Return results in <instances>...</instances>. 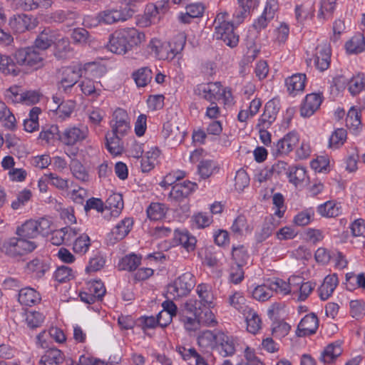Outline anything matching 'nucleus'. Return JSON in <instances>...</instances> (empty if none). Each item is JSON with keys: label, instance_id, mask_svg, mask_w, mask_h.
Returning <instances> with one entry per match:
<instances>
[{"label": "nucleus", "instance_id": "1", "mask_svg": "<svg viewBox=\"0 0 365 365\" xmlns=\"http://www.w3.org/2000/svg\"><path fill=\"white\" fill-rule=\"evenodd\" d=\"M144 41V33L134 28H125L116 30L110 34L107 46L112 53L123 55Z\"/></svg>", "mask_w": 365, "mask_h": 365}, {"label": "nucleus", "instance_id": "2", "mask_svg": "<svg viewBox=\"0 0 365 365\" xmlns=\"http://www.w3.org/2000/svg\"><path fill=\"white\" fill-rule=\"evenodd\" d=\"M185 43V34L179 33L169 42H162L157 38H153L149 42L148 47L158 59L171 61L181 53Z\"/></svg>", "mask_w": 365, "mask_h": 365}, {"label": "nucleus", "instance_id": "3", "mask_svg": "<svg viewBox=\"0 0 365 365\" xmlns=\"http://www.w3.org/2000/svg\"><path fill=\"white\" fill-rule=\"evenodd\" d=\"M214 36L222 41L230 48L236 47L239 43V36L235 32V27L227 12L219 13L215 19Z\"/></svg>", "mask_w": 365, "mask_h": 365}, {"label": "nucleus", "instance_id": "4", "mask_svg": "<svg viewBox=\"0 0 365 365\" xmlns=\"http://www.w3.org/2000/svg\"><path fill=\"white\" fill-rule=\"evenodd\" d=\"M52 221L46 217L29 219L16 229V234L21 237L34 239L47 236L51 232Z\"/></svg>", "mask_w": 365, "mask_h": 365}, {"label": "nucleus", "instance_id": "5", "mask_svg": "<svg viewBox=\"0 0 365 365\" xmlns=\"http://www.w3.org/2000/svg\"><path fill=\"white\" fill-rule=\"evenodd\" d=\"M14 57L17 65L19 66L33 69H38L43 66V53L34 47L20 48L14 53Z\"/></svg>", "mask_w": 365, "mask_h": 365}, {"label": "nucleus", "instance_id": "6", "mask_svg": "<svg viewBox=\"0 0 365 365\" xmlns=\"http://www.w3.org/2000/svg\"><path fill=\"white\" fill-rule=\"evenodd\" d=\"M36 247L34 242L25 237H11L3 245V251L10 257H18L34 251Z\"/></svg>", "mask_w": 365, "mask_h": 365}, {"label": "nucleus", "instance_id": "7", "mask_svg": "<svg viewBox=\"0 0 365 365\" xmlns=\"http://www.w3.org/2000/svg\"><path fill=\"white\" fill-rule=\"evenodd\" d=\"M194 276L191 272H185L168 287V297L173 299L186 296L195 286Z\"/></svg>", "mask_w": 365, "mask_h": 365}, {"label": "nucleus", "instance_id": "8", "mask_svg": "<svg viewBox=\"0 0 365 365\" xmlns=\"http://www.w3.org/2000/svg\"><path fill=\"white\" fill-rule=\"evenodd\" d=\"M88 129L84 125H73L64 129L59 135V140L68 146H73L87 138Z\"/></svg>", "mask_w": 365, "mask_h": 365}, {"label": "nucleus", "instance_id": "9", "mask_svg": "<svg viewBox=\"0 0 365 365\" xmlns=\"http://www.w3.org/2000/svg\"><path fill=\"white\" fill-rule=\"evenodd\" d=\"M106 293V288L100 280H93L87 282L86 287L81 292L79 297L81 301L87 304H93L100 300Z\"/></svg>", "mask_w": 365, "mask_h": 365}, {"label": "nucleus", "instance_id": "10", "mask_svg": "<svg viewBox=\"0 0 365 365\" xmlns=\"http://www.w3.org/2000/svg\"><path fill=\"white\" fill-rule=\"evenodd\" d=\"M197 187V184L189 180L178 182L173 185L168 200L172 203H178L187 197Z\"/></svg>", "mask_w": 365, "mask_h": 365}, {"label": "nucleus", "instance_id": "11", "mask_svg": "<svg viewBox=\"0 0 365 365\" xmlns=\"http://www.w3.org/2000/svg\"><path fill=\"white\" fill-rule=\"evenodd\" d=\"M112 133L125 135L130 130L129 118L126 111L122 108H117L113 114L110 122Z\"/></svg>", "mask_w": 365, "mask_h": 365}, {"label": "nucleus", "instance_id": "12", "mask_svg": "<svg viewBox=\"0 0 365 365\" xmlns=\"http://www.w3.org/2000/svg\"><path fill=\"white\" fill-rule=\"evenodd\" d=\"M279 110L278 100L272 99L269 101L265 104L263 113L258 119L257 126H261L262 128H269L275 121Z\"/></svg>", "mask_w": 365, "mask_h": 365}, {"label": "nucleus", "instance_id": "13", "mask_svg": "<svg viewBox=\"0 0 365 365\" xmlns=\"http://www.w3.org/2000/svg\"><path fill=\"white\" fill-rule=\"evenodd\" d=\"M82 76L80 65L62 68L61 70L60 86L65 91L73 87Z\"/></svg>", "mask_w": 365, "mask_h": 365}, {"label": "nucleus", "instance_id": "14", "mask_svg": "<svg viewBox=\"0 0 365 365\" xmlns=\"http://www.w3.org/2000/svg\"><path fill=\"white\" fill-rule=\"evenodd\" d=\"M132 16L130 11L125 9H106L98 14L97 20L100 24H112L126 21Z\"/></svg>", "mask_w": 365, "mask_h": 365}, {"label": "nucleus", "instance_id": "15", "mask_svg": "<svg viewBox=\"0 0 365 365\" xmlns=\"http://www.w3.org/2000/svg\"><path fill=\"white\" fill-rule=\"evenodd\" d=\"M220 91L221 83L216 81L199 85L195 90V93L201 98L212 103H216V101L220 100Z\"/></svg>", "mask_w": 365, "mask_h": 365}, {"label": "nucleus", "instance_id": "16", "mask_svg": "<svg viewBox=\"0 0 365 365\" xmlns=\"http://www.w3.org/2000/svg\"><path fill=\"white\" fill-rule=\"evenodd\" d=\"M323 98L320 93L307 94L300 107V115L303 118H309L320 107Z\"/></svg>", "mask_w": 365, "mask_h": 365}, {"label": "nucleus", "instance_id": "17", "mask_svg": "<svg viewBox=\"0 0 365 365\" xmlns=\"http://www.w3.org/2000/svg\"><path fill=\"white\" fill-rule=\"evenodd\" d=\"M133 225V220L130 217L120 220L108 235L109 243L115 244L125 238L131 230Z\"/></svg>", "mask_w": 365, "mask_h": 365}, {"label": "nucleus", "instance_id": "18", "mask_svg": "<svg viewBox=\"0 0 365 365\" xmlns=\"http://www.w3.org/2000/svg\"><path fill=\"white\" fill-rule=\"evenodd\" d=\"M331 58V48L327 43H322L317 46L316 52L312 61L316 68L324 71L329 67Z\"/></svg>", "mask_w": 365, "mask_h": 365}, {"label": "nucleus", "instance_id": "19", "mask_svg": "<svg viewBox=\"0 0 365 365\" xmlns=\"http://www.w3.org/2000/svg\"><path fill=\"white\" fill-rule=\"evenodd\" d=\"M37 21L31 16L21 14L10 19L9 26L18 33L34 29L37 26Z\"/></svg>", "mask_w": 365, "mask_h": 365}, {"label": "nucleus", "instance_id": "20", "mask_svg": "<svg viewBox=\"0 0 365 365\" xmlns=\"http://www.w3.org/2000/svg\"><path fill=\"white\" fill-rule=\"evenodd\" d=\"M319 327V319L314 313L307 314L298 324L297 334L305 336L314 334Z\"/></svg>", "mask_w": 365, "mask_h": 365}, {"label": "nucleus", "instance_id": "21", "mask_svg": "<svg viewBox=\"0 0 365 365\" xmlns=\"http://www.w3.org/2000/svg\"><path fill=\"white\" fill-rule=\"evenodd\" d=\"M300 279V277L296 276L289 277L288 282L277 278L274 281H271V289H273V292L286 295L294 291L295 289H297Z\"/></svg>", "mask_w": 365, "mask_h": 365}, {"label": "nucleus", "instance_id": "22", "mask_svg": "<svg viewBox=\"0 0 365 365\" xmlns=\"http://www.w3.org/2000/svg\"><path fill=\"white\" fill-rule=\"evenodd\" d=\"M299 141V135L294 131L289 132L278 140L276 145V150L280 155H287L294 150Z\"/></svg>", "mask_w": 365, "mask_h": 365}, {"label": "nucleus", "instance_id": "23", "mask_svg": "<svg viewBox=\"0 0 365 365\" xmlns=\"http://www.w3.org/2000/svg\"><path fill=\"white\" fill-rule=\"evenodd\" d=\"M216 344L220 354L223 357L232 356L235 352L233 339L224 333L217 334Z\"/></svg>", "mask_w": 365, "mask_h": 365}, {"label": "nucleus", "instance_id": "24", "mask_svg": "<svg viewBox=\"0 0 365 365\" xmlns=\"http://www.w3.org/2000/svg\"><path fill=\"white\" fill-rule=\"evenodd\" d=\"M41 297L40 294L34 288L24 287L19 290L18 295L19 302L28 307H32L41 302Z\"/></svg>", "mask_w": 365, "mask_h": 365}, {"label": "nucleus", "instance_id": "25", "mask_svg": "<svg viewBox=\"0 0 365 365\" xmlns=\"http://www.w3.org/2000/svg\"><path fill=\"white\" fill-rule=\"evenodd\" d=\"M339 283L338 277L336 274L327 276L322 284L318 289L319 296L321 299L327 300L333 294Z\"/></svg>", "mask_w": 365, "mask_h": 365}, {"label": "nucleus", "instance_id": "26", "mask_svg": "<svg viewBox=\"0 0 365 365\" xmlns=\"http://www.w3.org/2000/svg\"><path fill=\"white\" fill-rule=\"evenodd\" d=\"M63 352L56 348H49L41 356L40 365H61L64 361Z\"/></svg>", "mask_w": 365, "mask_h": 365}, {"label": "nucleus", "instance_id": "27", "mask_svg": "<svg viewBox=\"0 0 365 365\" xmlns=\"http://www.w3.org/2000/svg\"><path fill=\"white\" fill-rule=\"evenodd\" d=\"M196 292L200 298V303L202 306L213 307L215 297L210 285L203 283L200 284L197 286Z\"/></svg>", "mask_w": 365, "mask_h": 365}, {"label": "nucleus", "instance_id": "28", "mask_svg": "<svg viewBox=\"0 0 365 365\" xmlns=\"http://www.w3.org/2000/svg\"><path fill=\"white\" fill-rule=\"evenodd\" d=\"M306 76L302 73L292 75L286 79L285 83L287 91L292 95L302 91L305 86Z\"/></svg>", "mask_w": 365, "mask_h": 365}, {"label": "nucleus", "instance_id": "29", "mask_svg": "<svg viewBox=\"0 0 365 365\" xmlns=\"http://www.w3.org/2000/svg\"><path fill=\"white\" fill-rule=\"evenodd\" d=\"M337 0H321L317 19L321 23L331 18L336 6Z\"/></svg>", "mask_w": 365, "mask_h": 365}, {"label": "nucleus", "instance_id": "30", "mask_svg": "<svg viewBox=\"0 0 365 365\" xmlns=\"http://www.w3.org/2000/svg\"><path fill=\"white\" fill-rule=\"evenodd\" d=\"M160 153V150L157 148H152L149 151L146 152L145 156L142 158L140 161L142 172L148 173L155 168Z\"/></svg>", "mask_w": 365, "mask_h": 365}, {"label": "nucleus", "instance_id": "31", "mask_svg": "<svg viewBox=\"0 0 365 365\" xmlns=\"http://www.w3.org/2000/svg\"><path fill=\"white\" fill-rule=\"evenodd\" d=\"M49 266L39 259H34L26 264V271L34 278H41L48 270Z\"/></svg>", "mask_w": 365, "mask_h": 365}, {"label": "nucleus", "instance_id": "32", "mask_svg": "<svg viewBox=\"0 0 365 365\" xmlns=\"http://www.w3.org/2000/svg\"><path fill=\"white\" fill-rule=\"evenodd\" d=\"M123 136L114 133H108L106 136V148L113 155H120L123 151V145L121 141Z\"/></svg>", "mask_w": 365, "mask_h": 365}, {"label": "nucleus", "instance_id": "33", "mask_svg": "<svg viewBox=\"0 0 365 365\" xmlns=\"http://www.w3.org/2000/svg\"><path fill=\"white\" fill-rule=\"evenodd\" d=\"M229 304L241 312L243 315H246L249 309H250L246 303V299L241 292H235L228 297Z\"/></svg>", "mask_w": 365, "mask_h": 365}, {"label": "nucleus", "instance_id": "34", "mask_svg": "<svg viewBox=\"0 0 365 365\" xmlns=\"http://www.w3.org/2000/svg\"><path fill=\"white\" fill-rule=\"evenodd\" d=\"M175 239L179 242L188 252L195 249L197 240L195 236L192 235L188 231L182 230L176 232Z\"/></svg>", "mask_w": 365, "mask_h": 365}, {"label": "nucleus", "instance_id": "35", "mask_svg": "<svg viewBox=\"0 0 365 365\" xmlns=\"http://www.w3.org/2000/svg\"><path fill=\"white\" fill-rule=\"evenodd\" d=\"M56 40V36L55 33L49 29H45L36 38L35 46L37 48L46 50L51 46Z\"/></svg>", "mask_w": 365, "mask_h": 365}, {"label": "nucleus", "instance_id": "36", "mask_svg": "<svg viewBox=\"0 0 365 365\" xmlns=\"http://www.w3.org/2000/svg\"><path fill=\"white\" fill-rule=\"evenodd\" d=\"M41 110L38 107H34L29 112V117L24 120L25 131L32 133L38 129V115Z\"/></svg>", "mask_w": 365, "mask_h": 365}, {"label": "nucleus", "instance_id": "37", "mask_svg": "<svg viewBox=\"0 0 365 365\" xmlns=\"http://www.w3.org/2000/svg\"><path fill=\"white\" fill-rule=\"evenodd\" d=\"M245 317L246 318L247 331L254 334L257 333L262 326V321L257 313L250 308Z\"/></svg>", "mask_w": 365, "mask_h": 365}, {"label": "nucleus", "instance_id": "38", "mask_svg": "<svg viewBox=\"0 0 365 365\" xmlns=\"http://www.w3.org/2000/svg\"><path fill=\"white\" fill-rule=\"evenodd\" d=\"M198 303L197 302H195V304L192 303L187 304V306H191L195 307V313L194 317H182L181 321L182 322L185 328L188 331H195L198 329L199 324L201 322L200 319V307L197 308Z\"/></svg>", "mask_w": 365, "mask_h": 365}, {"label": "nucleus", "instance_id": "39", "mask_svg": "<svg viewBox=\"0 0 365 365\" xmlns=\"http://www.w3.org/2000/svg\"><path fill=\"white\" fill-rule=\"evenodd\" d=\"M346 50L349 53H359L365 49L364 37L361 34L354 36L345 44Z\"/></svg>", "mask_w": 365, "mask_h": 365}, {"label": "nucleus", "instance_id": "40", "mask_svg": "<svg viewBox=\"0 0 365 365\" xmlns=\"http://www.w3.org/2000/svg\"><path fill=\"white\" fill-rule=\"evenodd\" d=\"M70 170L74 178L82 182L89 180V174L83 164L77 159L73 158L70 163Z\"/></svg>", "mask_w": 365, "mask_h": 365}, {"label": "nucleus", "instance_id": "41", "mask_svg": "<svg viewBox=\"0 0 365 365\" xmlns=\"http://www.w3.org/2000/svg\"><path fill=\"white\" fill-rule=\"evenodd\" d=\"M346 287L352 291L356 288L365 290V276L363 273L355 274L352 272L346 274Z\"/></svg>", "mask_w": 365, "mask_h": 365}, {"label": "nucleus", "instance_id": "42", "mask_svg": "<svg viewBox=\"0 0 365 365\" xmlns=\"http://www.w3.org/2000/svg\"><path fill=\"white\" fill-rule=\"evenodd\" d=\"M341 352L342 349L339 344H330L323 351L321 359L324 363H331L335 359L341 354Z\"/></svg>", "mask_w": 365, "mask_h": 365}, {"label": "nucleus", "instance_id": "43", "mask_svg": "<svg viewBox=\"0 0 365 365\" xmlns=\"http://www.w3.org/2000/svg\"><path fill=\"white\" fill-rule=\"evenodd\" d=\"M106 205L113 215H118L124 206L122 195L119 193L110 195L106 200Z\"/></svg>", "mask_w": 365, "mask_h": 365}, {"label": "nucleus", "instance_id": "44", "mask_svg": "<svg viewBox=\"0 0 365 365\" xmlns=\"http://www.w3.org/2000/svg\"><path fill=\"white\" fill-rule=\"evenodd\" d=\"M91 246L89 236L82 232L78 235L73 242V250L76 253L85 254Z\"/></svg>", "mask_w": 365, "mask_h": 365}, {"label": "nucleus", "instance_id": "45", "mask_svg": "<svg viewBox=\"0 0 365 365\" xmlns=\"http://www.w3.org/2000/svg\"><path fill=\"white\" fill-rule=\"evenodd\" d=\"M16 64V62L14 63L9 56H3L0 61V71L4 74L16 76L21 72Z\"/></svg>", "mask_w": 365, "mask_h": 365}, {"label": "nucleus", "instance_id": "46", "mask_svg": "<svg viewBox=\"0 0 365 365\" xmlns=\"http://www.w3.org/2000/svg\"><path fill=\"white\" fill-rule=\"evenodd\" d=\"M254 299L259 302H265L270 299L273 294V289H271V282L268 284L258 285L252 292Z\"/></svg>", "mask_w": 365, "mask_h": 365}, {"label": "nucleus", "instance_id": "47", "mask_svg": "<svg viewBox=\"0 0 365 365\" xmlns=\"http://www.w3.org/2000/svg\"><path fill=\"white\" fill-rule=\"evenodd\" d=\"M133 79L138 87H144L152 79V71L148 67H143L133 74Z\"/></svg>", "mask_w": 365, "mask_h": 365}, {"label": "nucleus", "instance_id": "48", "mask_svg": "<svg viewBox=\"0 0 365 365\" xmlns=\"http://www.w3.org/2000/svg\"><path fill=\"white\" fill-rule=\"evenodd\" d=\"M141 261L140 257L135 254H130L123 257L119 264V269L133 271L140 265Z\"/></svg>", "mask_w": 365, "mask_h": 365}, {"label": "nucleus", "instance_id": "49", "mask_svg": "<svg viewBox=\"0 0 365 365\" xmlns=\"http://www.w3.org/2000/svg\"><path fill=\"white\" fill-rule=\"evenodd\" d=\"M168 210V207L162 203L153 202L147 209L148 217L152 220L163 219Z\"/></svg>", "mask_w": 365, "mask_h": 365}, {"label": "nucleus", "instance_id": "50", "mask_svg": "<svg viewBox=\"0 0 365 365\" xmlns=\"http://www.w3.org/2000/svg\"><path fill=\"white\" fill-rule=\"evenodd\" d=\"M314 217V210L312 207L307 208L298 212L293 219V222L297 226L309 225Z\"/></svg>", "mask_w": 365, "mask_h": 365}, {"label": "nucleus", "instance_id": "51", "mask_svg": "<svg viewBox=\"0 0 365 365\" xmlns=\"http://www.w3.org/2000/svg\"><path fill=\"white\" fill-rule=\"evenodd\" d=\"M346 130L344 128L336 129L329 139V148L337 149L342 146L346 140Z\"/></svg>", "mask_w": 365, "mask_h": 365}, {"label": "nucleus", "instance_id": "52", "mask_svg": "<svg viewBox=\"0 0 365 365\" xmlns=\"http://www.w3.org/2000/svg\"><path fill=\"white\" fill-rule=\"evenodd\" d=\"M317 211L322 217H334L339 215V207L332 201H327L318 206Z\"/></svg>", "mask_w": 365, "mask_h": 365}, {"label": "nucleus", "instance_id": "53", "mask_svg": "<svg viewBox=\"0 0 365 365\" xmlns=\"http://www.w3.org/2000/svg\"><path fill=\"white\" fill-rule=\"evenodd\" d=\"M76 107V103L73 101H64L61 102L55 111L58 118L62 120L69 118Z\"/></svg>", "mask_w": 365, "mask_h": 365}, {"label": "nucleus", "instance_id": "54", "mask_svg": "<svg viewBox=\"0 0 365 365\" xmlns=\"http://www.w3.org/2000/svg\"><path fill=\"white\" fill-rule=\"evenodd\" d=\"M288 178L289 182L297 186L306 180L307 171L302 166L292 167L289 170Z\"/></svg>", "mask_w": 365, "mask_h": 365}, {"label": "nucleus", "instance_id": "55", "mask_svg": "<svg viewBox=\"0 0 365 365\" xmlns=\"http://www.w3.org/2000/svg\"><path fill=\"white\" fill-rule=\"evenodd\" d=\"M365 88V74L359 73L352 77L348 83V90L355 96Z\"/></svg>", "mask_w": 365, "mask_h": 365}, {"label": "nucleus", "instance_id": "56", "mask_svg": "<svg viewBox=\"0 0 365 365\" xmlns=\"http://www.w3.org/2000/svg\"><path fill=\"white\" fill-rule=\"evenodd\" d=\"M59 129L57 125H50L43 128L39 133V139L51 143L57 138L59 139Z\"/></svg>", "mask_w": 365, "mask_h": 365}, {"label": "nucleus", "instance_id": "57", "mask_svg": "<svg viewBox=\"0 0 365 365\" xmlns=\"http://www.w3.org/2000/svg\"><path fill=\"white\" fill-rule=\"evenodd\" d=\"M274 220L272 217H269L265 220L262 226V228L256 234V238L257 241L262 242L272 235V232L276 227V224H274Z\"/></svg>", "mask_w": 365, "mask_h": 365}, {"label": "nucleus", "instance_id": "58", "mask_svg": "<svg viewBox=\"0 0 365 365\" xmlns=\"http://www.w3.org/2000/svg\"><path fill=\"white\" fill-rule=\"evenodd\" d=\"M217 169L216 163L211 160H201L197 165V171L200 178L202 179L208 178Z\"/></svg>", "mask_w": 365, "mask_h": 365}, {"label": "nucleus", "instance_id": "59", "mask_svg": "<svg viewBox=\"0 0 365 365\" xmlns=\"http://www.w3.org/2000/svg\"><path fill=\"white\" fill-rule=\"evenodd\" d=\"M55 56L58 58H63L70 51V43L66 38H57L55 42Z\"/></svg>", "mask_w": 365, "mask_h": 365}, {"label": "nucleus", "instance_id": "60", "mask_svg": "<svg viewBox=\"0 0 365 365\" xmlns=\"http://www.w3.org/2000/svg\"><path fill=\"white\" fill-rule=\"evenodd\" d=\"M32 197V192L29 189H24L17 194L16 199L11 205L13 210L22 208Z\"/></svg>", "mask_w": 365, "mask_h": 365}, {"label": "nucleus", "instance_id": "61", "mask_svg": "<svg viewBox=\"0 0 365 365\" xmlns=\"http://www.w3.org/2000/svg\"><path fill=\"white\" fill-rule=\"evenodd\" d=\"M43 321L44 316L38 312L30 311L25 313V322L31 329L40 327Z\"/></svg>", "mask_w": 365, "mask_h": 365}, {"label": "nucleus", "instance_id": "62", "mask_svg": "<svg viewBox=\"0 0 365 365\" xmlns=\"http://www.w3.org/2000/svg\"><path fill=\"white\" fill-rule=\"evenodd\" d=\"M232 258L235 260L236 265L243 267L245 265L250 258L246 248L241 245L232 249Z\"/></svg>", "mask_w": 365, "mask_h": 365}, {"label": "nucleus", "instance_id": "63", "mask_svg": "<svg viewBox=\"0 0 365 365\" xmlns=\"http://www.w3.org/2000/svg\"><path fill=\"white\" fill-rule=\"evenodd\" d=\"M71 38L75 43L80 45H86L91 42L89 33L83 28L75 29L72 32Z\"/></svg>", "mask_w": 365, "mask_h": 365}, {"label": "nucleus", "instance_id": "64", "mask_svg": "<svg viewBox=\"0 0 365 365\" xmlns=\"http://www.w3.org/2000/svg\"><path fill=\"white\" fill-rule=\"evenodd\" d=\"M217 335H215L212 331L207 330L203 331L197 338V344L203 348L212 347L216 344Z\"/></svg>", "mask_w": 365, "mask_h": 365}]
</instances>
